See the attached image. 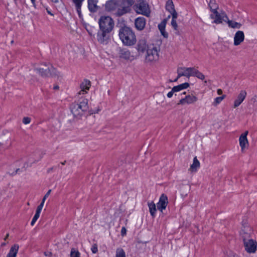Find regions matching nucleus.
<instances>
[{
	"mask_svg": "<svg viewBox=\"0 0 257 257\" xmlns=\"http://www.w3.org/2000/svg\"><path fill=\"white\" fill-rule=\"evenodd\" d=\"M177 16H178L177 13H175V14H174L172 16V21H171V25H172V27L175 30H177V28H178L177 24L176 21V19L177 18Z\"/></svg>",
	"mask_w": 257,
	"mask_h": 257,
	"instance_id": "obj_33",
	"label": "nucleus"
},
{
	"mask_svg": "<svg viewBox=\"0 0 257 257\" xmlns=\"http://www.w3.org/2000/svg\"><path fill=\"white\" fill-rule=\"evenodd\" d=\"M119 57L125 60H133L134 58L131 55V52L126 49H121L119 52Z\"/></svg>",
	"mask_w": 257,
	"mask_h": 257,
	"instance_id": "obj_19",
	"label": "nucleus"
},
{
	"mask_svg": "<svg viewBox=\"0 0 257 257\" xmlns=\"http://www.w3.org/2000/svg\"><path fill=\"white\" fill-rule=\"evenodd\" d=\"M225 95H222V96L217 97L215 99L213 102L212 103L213 105L216 106L218 104H219L221 101L225 98Z\"/></svg>",
	"mask_w": 257,
	"mask_h": 257,
	"instance_id": "obj_36",
	"label": "nucleus"
},
{
	"mask_svg": "<svg viewBox=\"0 0 257 257\" xmlns=\"http://www.w3.org/2000/svg\"><path fill=\"white\" fill-rule=\"evenodd\" d=\"M134 4V0H120L117 2V5L123 6L130 10L131 6Z\"/></svg>",
	"mask_w": 257,
	"mask_h": 257,
	"instance_id": "obj_21",
	"label": "nucleus"
},
{
	"mask_svg": "<svg viewBox=\"0 0 257 257\" xmlns=\"http://www.w3.org/2000/svg\"><path fill=\"white\" fill-rule=\"evenodd\" d=\"M241 233L245 250L249 253H254L256 250L257 243L252 239H249V234L242 230Z\"/></svg>",
	"mask_w": 257,
	"mask_h": 257,
	"instance_id": "obj_4",
	"label": "nucleus"
},
{
	"mask_svg": "<svg viewBox=\"0 0 257 257\" xmlns=\"http://www.w3.org/2000/svg\"><path fill=\"white\" fill-rule=\"evenodd\" d=\"M168 198L167 197L162 194L160 198L159 202L157 203V208L161 211H162L163 209L166 208L168 204Z\"/></svg>",
	"mask_w": 257,
	"mask_h": 257,
	"instance_id": "obj_13",
	"label": "nucleus"
},
{
	"mask_svg": "<svg viewBox=\"0 0 257 257\" xmlns=\"http://www.w3.org/2000/svg\"><path fill=\"white\" fill-rule=\"evenodd\" d=\"M209 7L212 12L217 11L218 8V6L214 0H210L209 3Z\"/></svg>",
	"mask_w": 257,
	"mask_h": 257,
	"instance_id": "obj_32",
	"label": "nucleus"
},
{
	"mask_svg": "<svg viewBox=\"0 0 257 257\" xmlns=\"http://www.w3.org/2000/svg\"><path fill=\"white\" fill-rule=\"evenodd\" d=\"M166 10L170 12V13L171 14L172 16L175 14V13H177L176 11L174 9V6L173 5V3L172 1H167L166 3Z\"/></svg>",
	"mask_w": 257,
	"mask_h": 257,
	"instance_id": "obj_27",
	"label": "nucleus"
},
{
	"mask_svg": "<svg viewBox=\"0 0 257 257\" xmlns=\"http://www.w3.org/2000/svg\"><path fill=\"white\" fill-rule=\"evenodd\" d=\"M248 133V131H245L244 133L242 134L239 137V145L242 151H243L246 145H248V140L246 138Z\"/></svg>",
	"mask_w": 257,
	"mask_h": 257,
	"instance_id": "obj_17",
	"label": "nucleus"
},
{
	"mask_svg": "<svg viewBox=\"0 0 257 257\" xmlns=\"http://www.w3.org/2000/svg\"><path fill=\"white\" fill-rule=\"evenodd\" d=\"M59 86L57 85H56L54 86L53 89H54V90H58V89H59Z\"/></svg>",
	"mask_w": 257,
	"mask_h": 257,
	"instance_id": "obj_50",
	"label": "nucleus"
},
{
	"mask_svg": "<svg viewBox=\"0 0 257 257\" xmlns=\"http://www.w3.org/2000/svg\"><path fill=\"white\" fill-rule=\"evenodd\" d=\"M110 32L99 29L97 34V40L102 44H107L110 40Z\"/></svg>",
	"mask_w": 257,
	"mask_h": 257,
	"instance_id": "obj_7",
	"label": "nucleus"
},
{
	"mask_svg": "<svg viewBox=\"0 0 257 257\" xmlns=\"http://www.w3.org/2000/svg\"><path fill=\"white\" fill-rule=\"evenodd\" d=\"M31 121V118L28 117H25L23 119V122L25 124H29Z\"/></svg>",
	"mask_w": 257,
	"mask_h": 257,
	"instance_id": "obj_39",
	"label": "nucleus"
},
{
	"mask_svg": "<svg viewBox=\"0 0 257 257\" xmlns=\"http://www.w3.org/2000/svg\"><path fill=\"white\" fill-rule=\"evenodd\" d=\"M40 214L36 212V213L31 221V225L33 226L34 225L35 223L36 222L37 220L39 217Z\"/></svg>",
	"mask_w": 257,
	"mask_h": 257,
	"instance_id": "obj_38",
	"label": "nucleus"
},
{
	"mask_svg": "<svg viewBox=\"0 0 257 257\" xmlns=\"http://www.w3.org/2000/svg\"><path fill=\"white\" fill-rule=\"evenodd\" d=\"M148 206L151 215L153 217H154L155 215L156 211L157 210L155 204L153 202H149Z\"/></svg>",
	"mask_w": 257,
	"mask_h": 257,
	"instance_id": "obj_30",
	"label": "nucleus"
},
{
	"mask_svg": "<svg viewBox=\"0 0 257 257\" xmlns=\"http://www.w3.org/2000/svg\"><path fill=\"white\" fill-rule=\"evenodd\" d=\"M99 29L111 32L114 28V21L109 16H101L98 21Z\"/></svg>",
	"mask_w": 257,
	"mask_h": 257,
	"instance_id": "obj_5",
	"label": "nucleus"
},
{
	"mask_svg": "<svg viewBox=\"0 0 257 257\" xmlns=\"http://www.w3.org/2000/svg\"><path fill=\"white\" fill-rule=\"evenodd\" d=\"M246 96V92L245 90L240 91L236 99L234 102V108L238 107L244 100Z\"/></svg>",
	"mask_w": 257,
	"mask_h": 257,
	"instance_id": "obj_16",
	"label": "nucleus"
},
{
	"mask_svg": "<svg viewBox=\"0 0 257 257\" xmlns=\"http://www.w3.org/2000/svg\"><path fill=\"white\" fill-rule=\"evenodd\" d=\"M193 76L197 77L198 78L201 80H203L205 78L204 75L198 70H196L195 68L194 69V71L193 72Z\"/></svg>",
	"mask_w": 257,
	"mask_h": 257,
	"instance_id": "obj_34",
	"label": "nucleus"
},
{
	"mask_svg": "<svg viewBox=\"0 0 257 257\" xmlns=\"http://www.w3.org/2000/svg\"><path fill=\"white\" fill-rule=\"evenodd\" d=\"M167 23V19H164L160 24L158 25V28L161 32L162 35L164 37L167 38L168 37V34L165 32V26Z\"/></svg>",
	"mask_w": 257,
	"mask_h": 257,
	"instance_id": "obj_24",
	"label": "nucleus"
},
{
	"mask_svg": "<svg viewBox=\"0 0 257 257\" xmlns=\"http://www.w3.org/2000/svg\"><path fill=\"white\" fill-rule=\"evenodd\" d=\"M175 91H173V89L172 88V89L171 91L169 92L167 94V96H168L169 98H171V97L173 96V95L174 93H175Z\"/></svg>",
	"mask_w": 257,
	"mask_h": 257,
	"instance_id": "obj_44",
	"label": "nucleus"
},
{
	"mask_svg": "<svg viewBox=\"0 0 257 257\" xmlns=\"http://www.w3.org/2000/svg\"><path fill=\"white\" fill-rule=\"evenodd\" d=\"M217 92L218 95H221L222 93V90L221 89H217Z\"/></svg>",
	"mask_w": 257,
	"mask_h": 257,
	"instance_id": "obj_47",
	"label": "nucleus"
},
{
	"mask_svg": "<svg viewBox=\"0 0 257 257\" xmlns=\"http://www.w3.org/2000/svg\"><path fill=\"white\" fill-rule=\"evenodd\" d=\"M53 2L57 3L58 2V0H51Z\"/></svg>",
	"mask_w": 257,
	"mask_h": 257,
	"instance_id": "obj_53",
	"label": "nucleus"
},
{
	"mask_svg": "<svg viewBox=\"0 0 257 257\" xmlns=\"http://www.w3.org/2000/svg\"><path fill=\"white\" fill-rule=\"evenodd\" d=\"M135 11L138 14L149 16L150 11L149 5L144 1H140L135 6Z\"/></svg>",
	"mask_w": 257,
	"mask_h": 257,
	"instance_id": "obj_6",
	"label": "nucleus"
},
{
	"mask_svg": "<svg viewBox=\"0 0 257 257\" xmlns=\"http://www.w3.org/2000/svg\"><path fill=\"white\" fill-rule=\"evenodd\" d=\"M116 257H125V253L121 248H118L116 251Z\"/></svg>",
	"mask_w": 257,
	"mask_h": 257,
	"instance_id": "obj_35",
	"label": "nucleus"
},
{
	"mask_svg": "<svg viewBox=\"0 0 257 257\" xmlns=\"http://www.w3.org/2000/svg\"><path fill=\"white\" fill-rule=\"evenodd\" d=\"M200 167V162L197 160V157H195L193 159V164L190 166L189 169V171L195 172H196L198 168Z\"/></svg>",
	"mask_w": 257,
	"mask_h": 257,
	"instance_id": "obj_26",
	"label": "nucleus"
},
{
	"mask_svg": "<svg viewBox=\"0 0 257 257\" xmlns=\"http://www.w3.org/2000/svg\"><path fill=\"white\" fill-rule=\"evenodd\" d=\"M45 201L44 200V199H42V202L39 205L40 206V207H43Z\"/></svg>",
	"mask_w": 257,
	"mask_h": 257,
	"instance_id": "obj_49",
	"label": "nucleus"
},
{
	"mask_svg": "<svg viewBox=\"0 0 257 257\" xmlns=\"http://www.w3.org/2000/svg\"><path fill=\"white\" fill-rule=\"evenodd\" d=\"M225 17L226 19V21L228 26L230 28H233V29H240L241 27V24L240 23L229 20L227 17L226 16H225Z\"/></svg>",
	"mask_w": 257,
	"mask_h": 257,
	"instance_id": "obj_25",
	"label": "nucleus"
},
{
	"mask_svg": "<svg viewBox=\"0 0 257 257\" xmlns=\"http://www.w3.org/2000/svg\"><path fill=\"white\" fill-rule=\"evenodd\" d=\"M47 12H48V13L49 14H50V15H52V16H53V14H52L51 13V12H50V11H48V10H47Z\"/></svg>",
	"mask_w": 257,
	"mask_h": 257,
	"instance_id": "obj_52",
	"label": "nucleus"
},
{
	"mask_svg": "<svg viewBox=\"0 0 257 257\" xmlns=\"http://www.w3.org/2000/svg\"><path fill=\"white\" fill-rule=\"evenodd\" d=\"M244 40V33L241 31H238L236 32L234 37L233 44L234 46H238Z\"/></svg>",
	"mask_w": 257,
	"mask_h": 257,
	"instance_id": "obj_12",
	"label": "nucleus"
},
{
	"mask_svg": "<svg viewBox=\"0 0 257 257\" xmlns=\"http://www.w3.org/2000/svg\"><path fill=\"white\" fill-rule=\"evenodd\" d=\"M91 86V82L88 80H84L80 84V91L78 92L79 95L85 94Z\"/></svg>",
	"mask_w": 257,
	"mask_h": 257,
	"instance_id": "obj_15",
	"label": "nucleus"
},
{
	"mask_svg": "<svg viewBox=\"0 0 257 257\" xmlns=\"http://www.w3.org/2000/svg\"><path fill=\"white\" fill-rule=\"evenodd\" d=\"M149 49L147 45L146 41L144 39L140 40L137 46V49L139 54L144 53L147 49Z\"/></svg>",
	"mask_w": 257,
	"mask_h": 257,
	"instance_id": "obj_14",
	"label": "nucleus"
},
{
	"mask_svg": "<svg viewBox=\"0 0 257 257\" xmlns=\"http://www.w3.org/2000/svg\"><path fill=\"white\" fill-rule=\"evenodd\" d=\"M119 37L122 43L125 46H132L136 42L135 33L127 27H123L119 29Z\"/></svg>",
	"mask_w": 257,
	"mask_h": 257,
	"instance_id": "obj_2",
	"label": "nucleus"
},
{
	"mask_svg": "<svg viewBox=\"0 0 257 257\" xmlns=\"http://www.w3.org/2000/svg\"><path fill=\"white\" fill-rule=\"evenodd\" d=\"M195 68L194 67H178L177 70V74H179V77L185 76L189 78L193 76V72Z\"/></svg>",
	"mask_w": 257,
	"mask_h": 257,
	"instance_id": "obj_9",
	"label": "nucleus"
},
{
	"mask_svg": "<svg viewBox=\"0 0 257 257\" xmlns=\"http://www.w3.org/2000/svg\"><path fill=\"white\" fill-rule=\"evenodd\" d=\"M97 0H88V7L91 12H95L98 9Z\"/></svg>",
	"mask_w": 257,
	"mask_h": 257,
	"instance_id": "obj_20",
	"label": "nucleus"
},
{
	"mask_svg": "<svg viewBox=\"0 0 257 257\" xmlns=\"http://www.w3.org/2000/svg\"><path fill=\"white\" fill-rule=\"evenodd\" d=\"M116 9L117 10L115 14L117 16H122L123 15L130 12V10H128L127 8H125L123 6H120L118 5H117L116 6Z\"/></svg>",
	"mask_w": 257,
	"mask_h": 257,
	"instance_id": "obj_23",
	"label": "nucleus"
},
{
	"mask_svg": "<svg viewBox=\"0 0 257 257\" xmlns=\"http://www.w3.org/2000/svg\"><path fill=\"white\" fill-rule=\"evenodd\" d=\"M198 100L197 97L194 95H188L185 96L184 98H182L178 104H190L195 102Z\"/></svg>",
	"mask_w": 257,
	"mask_h": 257,
	"instance_id": "obj_10",
	"label": "nucleus"
},
{
	"mask_svg": "<svg viewBox=\"0 0 257 257\" xmlns=\"http://www.w3.org/2000/svg\"><path fill=\"white\" fill-rule=\"evenodd\" d=\"M51 192V190H49L48 191V192H47V193L45 195V196H44L43 199H44V200L45 201V200L46 199V198L49 196V195L50 194Z\"/></svg>",
	"mask_w": 257,
	"mask_h": 257,
	"instance_id": "obj_43",
	"label": "nucleus"
},
{
	"mask_svg": "<svg viewBox=\"0 0 257 257\" xmlns=\"http://www.w3.org/2000/svg\"><path fill=\"white\" fill-rule=\"evenodd\" d=\"M189 86V84L187 82L184 83L183 84H180L178 86H174L173 87V91L175 92L180 91L183 89L187 88Z\"/></svg>",
	"mask_w": 257,
	"mask_h": 257,
	"instance_id": "obj_29",
	"label": "nucleus"
},
{
	"mask_svg": "<svg viewBox=\"0 0 257 257\" xmlns=\"http://www.w3.org/2000/svg\"><path fill=\"white\" fill-rule=\"evenodd\" d=\"M213 14L211 15L210 17L212 19H214V23L215 24H220L223 21L224 22L226 21V19L225 16H226L225 14H222V15L219 14L217 11L213 12Z\"/></svg>",
	"mask_w": 257,
	"mask_h": 257,
	"instance_id": "obj_11",
	"label": "nucleus"
},
{
	"mask_svg": "<svg viewBox=\"0 0 257 257\" xmlns=\"http://www.w3.org/2000/svg\"><path fill=\"white\" fill-rule=\"evenodd\" d=\"M43 207H40V205H39L37 208V210H36V213H39L40 214V212L42 209Z\"/></svg>",
	"mask_w": 257,
	"mask_h": 257,
	"instance_id": "obj_45",
	"label": "nucleus"
},
{
	"mask_svg": "<svg viewBox=\"0 0 257 257\" xmlns=\"http://www.w3.org/2000/svg\"><path fill=\"white\" fill-rule=\"evenodd\" d=\"M31 2V3L32 4V6L34 7H35V2L36 0H30Z\"/></svg>",
	"mask_w": 257,
	"mask_h": 257,
	"instance_id": "obj_48",
	"label": "nucleus"
},
{
	"mask_svg": "<svg viewBox=\"0 0 257 257\" xmlns=\"http://www.w3.org/2000/svg\"><path fill=\"white\" fill-rule=\"evenodd\" d=\"M146 20L144 17H139L135 20V26L138 30H142L146 25Z\"/></svg>",
	"mask_w": 257,
	"mask_h": 257,
	"instance_id": "obj_18",
	"label": "nucleus"
},
{
	"mask_svg": "<svg viewBox=\"0 0 257 257\" xmlns=\"http://www.w3.org/2000/svg\"><path fill=\"white\" fill-rule=\"evenodd\" d=\"M73 2L75 4L77 12L79 15L80 16L81 14V7L82 5V3L84 0H72Z\"/></svg>",
	"mask_w": 257,
	"mask_h": 257,
	"instance_id": "obj_31",
	"label": "nucleus"
},
{
	"mask_svg": "<svg viewBox=\"0 0 257 257\" xmlns=\"http://www.w3.org/2000/svg\"><path fill=\"white\" fill-rule=\"evenodd\" d=\"M187 189L188 190L189 189V187L188 186H187Z\"/></svg>",
	"mask_w": 257,
	"mask_h": 257,
	"instance_id": "obj_55",
	"label": "nucleus"
},
{
	"mask_svg": "<svg viewBox=\"0 0 257 257\" xmlns=\"http://www.w3.org/2000/svg\"><path fill=\"white\" fill-rule=\"evenodd\" d=\"M117 3H116L114 1H110L106 3L105 5L106 9L108 11H112L116 9Z\"/></svg>",
	"mask_w": 257,
	"mask_h": 257,
	"instance_id": "obj_28",
	"label": "nucleus"
},
{
	"mask_svg": "<svg viewBox=\"0 0 257 257\" xmlns=\"http://www.w3.org/2000/svg\"><path fill=\"white\" fill-rule=\"evenodd\" d=\"M44 67L37 68L36 70L43 77H57L60 76V74L56 69L50 64H44Z\"/></svg>",
	"mask_w": 257,
	"mask_h": 257,
	"instance_id": "obj_3",
	"label": "nucleus"
},
{
	"mask_svg": "<svg viewBox=\"0 0 257 257\" xmlns=\"http://www.w3.org/2000/svg\"><path fill=\"white\" fill-rule=\"evenodd\" d=\"M7 148H5L4 144L0 142V151L5 150Z\"/></svg>",
	"mask_w": 257,
	"mask_h": 257,
	"instance_id": "obj_46",
	"label": "nucleus"
},
{
	"mask_svg": "<svg viewBox=\"0 0 257 257\" xmlns=\"http://www.w3.org/2000/svg\"><path fill=\"white\" fill-rule=\"evenodd\" d=\"M126 229L124 227H123L121 228V234L122 236H124L126 234Z\"/></svg>",
	"mask_w": 257,
	"mask_h": 257,
	"instance_id": "obj_42",
	"label": "nucleus"
},
{
	"mask_svg": "<svg viewBox=\"0 0 257 257\" xmlns=\"http://www.w3.org/2000/svg\"><path fill=\"white\" fill-rule=\"evenodd\" d=\"M70 257H80V253L73 248L71 249Z\"/></svg>",
	"mask_w": 257,
	"mask_h": 257,
	"instance_id": "obj_37",
	"label": "nucleus"
},
{
	"mask_svg": "<svg viewBox=\"0 0 257 257\" xmlns=\"http://www.w3.org/2000/svg\"><path fill=\"white\" fill-rule=\"evenodd\" d=\"M20 171V169H16L15 171L11 173L10 172H8L7 173L9 174L11 176H15L16 175L17 173H18Z\"/></svg>",
	"mask_w": 257,
	"mask_h": 257,
	"instance_id": "obj_41",
	"label": "nucleus"
},
{
	"mask_svg": "<svg viewBox=\"0 0 257 257\" xmlns=\"http://www.w3.org/2000/svg\"><path fill=\"white\" fill-rule=\"evenodd\" d=\"M180 77H179V74H178V76L177 78L174 80V82H176Z\"/></svg>",
	"mask_w": 257,
	"mask_h": 257,
	"instance_id": "obj_51",
	"label": "nucleus"
},
{
	"mask_svg": "<svg viewBox=\"0 0 257 257\" xmlns=\"http://www.w3.org/2000/svg\"><path fill=\"white\" fill-rule=\"evenodd\" d=\"M159 55L156 47H153L147 49L146 61L147 62H153L158 59Z\"/></svg>",
	"mask_w": 257,
	"mask_h": 257,
	"instance_id": "obj_8",
	"label": "nucleus"
},
{
	"mask_svg": "<svg viewBox=\"0 0 257 257\" xmlns=\"http://www.w3.org/2000/svg\"><path fill=\"white\" fill-rule=\"evenodd\" d=\"M8 236H9V234H7L5 238V239L6 240V239L8 237Z\"/></svg>",
	"mask_w": 257,
	"mask_h": 257,
	"instance_id": "obj_54",
	"label": "nucleus"
},
{
	"mask_svg": "<svg viewBox=\"0 0 257 257\" xmlns=\"http://www.w3.org/2000/svg\"><path fill=\"white\" fill-rule=\"evenodd\" d=\"M70 110L74 117L80 119L85 113L88 112L90 114L97 113L100 111L98 108L97 110L89 109L88 100L87 98H81L78 101L72 103L70 105Z\"/></svg>",
	"mask_w": 257,
	"mask_h": 257,
	"instance_id": "obj_1",
	"label": "nucleus"
},
{
	"mask_svg": "<svg viewBox=\"0 0 257 257\" xmlns=\"http://www.w3.org/2000/svg\"><path fill=\"white\" fill-rule=\"evenodd\" d=\"M91 251L93 253H95L97 252V246L96 244H94L91 247Z\"/></svg>",
	"mask_w": 257,
	"mask_h": 257,
	"instance_id": "obj_40",
	"label": "nucleus"
},
{
	"mask_svg": "<svg viewBox=\"0 0 257 257\" xmlns=\"http://www.w3.org/2000/svg\"><path fill=\"white\" fill-rule=\"evenodd\" d=\"M19 246L18 244L13 245L8 253L7 257H16L17 254L19 250Z\"/></svg>",
	"mask_w": 257,
	"mask_h": 257,
	"instance_id": "obj_22",
	"label": "nucleus"
}]
</instances>
